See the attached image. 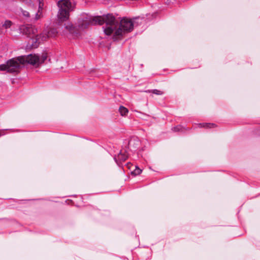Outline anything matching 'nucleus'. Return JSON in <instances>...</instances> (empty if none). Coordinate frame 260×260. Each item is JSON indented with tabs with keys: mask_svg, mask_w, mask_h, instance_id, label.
Returning <instances> with one entry per match:
<instances>
[{
	"mask_svg": "<svg viewBox=\"0 0 260 260\" xmlns=\"http://www.w3.org/2000/svg\"><path fill=\"white\" fill-rule=\"evenodd\" d=\"M115 28L113 29L112 35L115 40L118 39L125 33L131 31L134 28V21L128 18H123L120 23L114 18Z\"/></svg>",
	"mask_w": 260,
	"mask_h": 260,
	"instance_id": "1",
	"label": "nucleus"
},
{
	"mask_svg": "<svg viewBox=\"0 0 260 260\" xmlns=\"http://www.w3.org/2000/svg\"><path fill=\"white\" fill-rule=\"evenodd\" d=\"M90 23L93 25L99 24L103 25L105 24L103 27L104 31L106 35H112L113 29L115 28L114 26V17L110 14L103 16H96L94 17L90 21Z\"/></svg>",
	"mask_w": 260,
	"mask_h": 260,
	"instance_id": "2",
	"label": "nucleus"
},
{
	"mask_svg": "<svg viewBox=\"0 0 260 260\" xmlns=\"http://www.w3.org/2000/svg\"><path fill=\"white\" fill-rule=\"evenodd\" d=\"M24 56L13 58L8 60L6 64L1 65L2 71H6L9 73H15L18 71L21 65L24 64Z\"/></svg>",
	"mask_w": 260,
	"mask_h": 260,
	"instance_id": "3",
	"label": "nucleus"
},
{
	"mask_svg": "<svg viewBox=\"0 0 260 260\" xmlns=\"http://www.w3.org/2000/svg\"><path fill=\"white\" fill-rule=\"evenodd\" d=\"M59 10L57 15L60 21H64L69 17V13L73 10V7L70 0H60L58 2Z\"/></svg>",
	"mask_w": 260,
	"mask_h": 260,
	"instance_id": "4",
	"label": "nucleus"
},
{
	"mask_svg": "<svg viewBox=\"0 0 260 260\" xmlns=\"http://www.w3.org/2000/svg\"><path fill=\"white\" fill-rule=\"evenodd\" d=\"M19 30L20 32L27 38H29L32 40V43L34 40H35V44H33L32 45L36 47L37 46V43L38 42H36L37 36H38L37 35V29L33 26L29 24L22 25L19 27Z\"/></svg>",
	"mask_w": 260,
	"mask_h": 260,
	"instance_id": "5",
	"label": "nucleus"
},
{
	"mask_svg": "<svg viewBox=\"0 0 260 260\" xmlns=\"http://www.w3.org/2000/svg\"><path fill=\"white\" fill-rule=\"evenodd\" d=\"M23 56L24 58V63H28L36 67L43 63L47 58L46 53H43L40 56L31 54Z\"/></svg>",
	"mask_w": 260,
	"mask_h": 260,
	"instance_id": "6",
	"label": "nucleus"
},
{
	"mask_svg": "<svg viewBox=\"0 0 260 260\" xmlns=\"http://www.w3.org/2000/svg\"><path fill=\"white\" fill-rule=\"evenodd\" d=\"M57 34V31L55 28L45 30L39 36H37L36 42L40 43L42 42L46 41L49 38L55 37Z\"/></svg>",
	"mask_w": 260,
	"mask_h": 260,
	"instance_id": "7",
	"label": "nucleus"
},
{
	"mask_svg": "<svg viewBox=\"0 0 260 260\" xmlns=\"http://www.w3.org/2000/svg\"><path fill=\"white\" fill-rule=\"evenodd\" d=\"M38 1L39 3V5L38 13L36 15L35 18L36 20H38L42 17V10L43 6V4L42 3L41 0H38Z\"/></svg>",
	"mask_w": 260,
	"mask_h": 260,
	"instance_id": "8",
	"label": "nucleus"
},
{
	"mask_svg": "<svg viewBox=\"0 0 260 260\" xmlns=\"http://www.w3.org/2000/svg\"><path fill=\"white\" fill-rule=\"evenodd\" d=\"M65 28L71 34H74L75 32V28L73 26L71 23H67L65 24Z\"/></svg>",
	"mask_w": 260,
	"mask_h": 260,
	"instance_id": "9",
	"label": "nucleus"
},
{
	"mask_svg": "<svg viewBox=\"0 0 260 260\" xmlns=\"http://www.w3.org/2000/svg\"><path fill=\"white\" fill-rule=\"evenodd\" d=\"M119 111L122 116H125L128 112V109L123 106L119 107Z\"/></svg>",
	"mask_w": 260,
	"mask_h": 260,
	"instance_id": "10",
	"label": "nucleus"
},
{
	"mask_svg": "<svg viewBox=\"0 0 260 260\" xmlns=\"http://www.w3.org/2000/svg\"><path fill=\"white\" fill-rule=\"evenodd\" d=\"M12 25V22L10 20H6L3 24V26L5 28L7 29L10 28Z\"/></svg>",
	"mask_w": 260,
	"mask_h": 260,
	"instance_id": "11",
	"label": "nucleus"
},
{
	"mask_svg": "<svg viewBox=\"0 0 260 260\" xmlns=\"http://www.w3.org/2000/svg\"><path fill=\"white\" fill-rule=\"evenodd\" d=\"M201 126L211 128L215 126V124L214 123H203L200 124Z\"/></svg>",
	"mask_w": 260,
	"mask_h": 260,
	"instance_id": "12",
	"label": "nucleus"
},
{
	"mask_svg": "<svg viewBox=\"0 0 260 260\" xmlns=\"http://www.w3.org/2000/svg\"><path fill=\"white\" fill-rule=\"evenodd\" d=\"M119 159L122 160H125L127 157V156L126 155L123 154L122 153V152H120L118 155Z\"/></svg>",
	"mask_w": 260,
	"mask_h": 260,
	"instance_id": "13",
	"label": "nucleus"
},
{
	"mask_svg": "<svg viewBox=\"0 0 260 260\" xmlns=\"http://www.w3.org/2000/svg\"><path fill=\"white\" fill-rule=\"evenodd\" d=\"M136 167V169L133 172V174L135 175H139L140 174H141V173L142 172V170L140 168H139L138 167Z\"/></svg>",
	"mask_w": 260,
	"mask_h": 260,
	"instance_id": "14",
	"label": "nucleus"
},
{
	"mask_svg": "<svg viewBox=\"0 0 260 260\" xmlns=\"http://www.w3.org/2000/svg\"><path fill=\"white\" fill-rule=\"evenodd\" d=\"M150 92L156 95H161L163 94V92L162 91L157 89L152 90Z\"/></svg>",
	"mask_w": 260,
	"mask_h": 260,
	"instance_id": "15",
	"label": "nucleus"
},
{
	"mask_svg": "<svg viewBox=\"0 0 260 260\" xmlns=\"http://www.w3.org/2000/svg\"><path fill=\"white\" fill-rule=\"evenodd\" d=\"M22 14L24 16L29 17L30 16L29 13L26 11H22Z\"/></svg>",
	"mask_w": 260,
	"mask_h": 260,
	"instance_id": "16",
	"label": "nucleus"
},
{
	"mask_svg": "<svg viewBox=\"0 0 260 260\" xmlns=\"http://www.w3.org/2000/svg\"><path fill=\"white\" fill-rule=\"evenodd\" d=\"M175 131H179L180 130V126H177L174 128Z\"/></svg>",
	"mask_w": 260,
	"mask_h": 260,
	"instance_id": "17",
	"label": "nucleus"
},
{
	"mask_svg": "<svg viewBox=\"0 0 260 260\" xmlns=\"http://www.w3.org/2000/svg\"><path fill=\"white\" fill-rule=\"evenodd\" d=\"M4 130H0V136L2 135H4Z\"/></svg>",
	"mask_w": 260,
	"mask_h": 260,
	"instance_id": "18",
	"label": "nucleus"
}]
</instances>
